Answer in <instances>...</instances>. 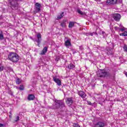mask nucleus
Masks as SVG:
<instances>
[{
  "label": "nucleus",
  "instance_id": "f8f14e48",
  "mask_svg": "<svg viewBox=\"0 0 127 127\" xmlns=\"http://www.w3.org/2000/svg\"><path fill=\"white\" fill-rule=\"evenodd\" d=\"M36 9L38 12L40 11V7H41V5L39 3H35Z\"/></svg>",
  "mask_w": 127,
  "mask_h": 127
},
{
  "label": "nucleus",
  "instance_id": "a878e982",
  "mask_svg": "<svg viewBox=\"0 0 127 127\" xmlns=\"http://www.w3.org/2000/svg\"><path fill=\"white\" fill-rule=\"evenodd\" d=\"M20 79L19 78H17V80H16V84H20Z\"/></svg>",
  "mask_w": 127,
  "mask_h": 127
},
{
  "label": "nucleus",
  "instance_id": "6ab92c4d",
  "mask_svg": "<svg viewBox=\"0 0 127 127\" xmlns=\"http://www.w3.org/2000/svg\"><path fill=\"white\" fill-rule=\"evenodd\" d=\"M62 27H66V20H64L61 23Z\"/></svg>",
  "mask_w": 127,
  "mask_h": 127
},
{
  "label": "nucleus",
  "instance_id": "2f4dec72",
  "mask_svg": "<svg viewBox=\"0 0 127 127\" xmlns=\"http://www.w3.org/2000/svg\"><path fill=\"white\" fill-rule=\"evenodd\" d=\"M88 104L90 106H92V103L90 101L88 102Z\"/></svg>",
  "mask_w": 127,
  "mask_h": 127
},
{
  "label": "nucleus",
  "instance_id": "20e7f679",
  "mask_svg": "<svg viewBox=\"0 0 127 127\" xmlns=\"http://www.w3.org/2000/svg\"><path fill=\"white\" fill-rule=\"evenodd\" d=\"M98 77H108L110 76V73L107 72L105 69H100L97 73Z\"/></svg>",
  "mask_w": 127,
  "mask_h": 127
},
{
  "label": "nucleus",
  "instance_id": "4468645a",
  "mask_svg": "<svg viewBox=\"0 0 127 127\" xmlns=\"http://www.w3.org/2000/svg\"><path fill=\"white\" fill-rule=\"evenodd\" d=\"M114 29L116 31H125L126 30V28H120L119 27H115Z\"/></svg>",
  "mask_w": 127,
  "mask_h": 127
},
{
  "label": "nucleus",
  "instance_id": "cd10ccee",
  "mask_svg": "<svg viewBox=\"0 0 127 127\" xmlns=\"http://www.w3.org/2000/svg\"><path fill=\"white\" fill-rule=\"evenodd\" d=\"M3 70V66H0V72H1Z\"/></svg>",
  "mask_w": 127,
  "mask_h": 127
},
{
  "label": "nucleus",
  "instance_id": "ddd939ff",
  "mask_svg": "<svg viewBox=\"0 0 127 127\" xmlns=\"http://www.w3.org/2000/svg\"><path fill=\"white\" fill-rule=\"evenodd\" d=\"M75 23H76V22H74V21L69 22L68 24V28H72V27H74V26H75Z\"/></svg>",
  "mask_w": 127,
  "mask_h": 127
},
{
  "label": "nucleus",
  "instance_id": "9b49d317",
  "mask_svg": "<svg viewBox=\"0 0 127 127\" xmlns=\"http://www.w3.org/2000/svg\"><path fill=\"white\" fill-rule=\"evenodd\" d=\"M105 127V123L99 122H98L94 126V127Z\"/></svg>",
  "mask_w": 127,
  "mask_h": 127
},
{
  "label": "nucleus",
  "instance_id": "1a4fd4ad",
  "mask_svg": "<svg viewBox=\"0 0 127 127\" xmlns=\"http://www.w3.org/2000/svg\"><path fill=\"white\" fill-rule=\"evenodd\" d=\"M37 40H36V42L38 43V46H39V44L41 43V34L40 33H38L37 35Z\"/></svg>",
  "mask_w": 127,
  "mask_h": 127
},
{
  "label": "nucleus",
  "instance_id": "0eeeda50",
  "mask_svg": "<svg viewBox=\"0 0 127 127\" xmlns=\"http://www.w3.org/2000/svg\"><path fill=\"white\" fill-rule=\"evenodd\" d=\"M53 80L55 83L59 86V87H60L62 85V83L61 82V80L59 78H57L56 77H53Z\"/></svg>",
  "mask_w": 127,
  "mask_h": 127
},
{
  "label": "nucleus",
  "instance_id": "b1692460",
  "mask_svg": "<svg viewBox=\"0 0 127 127\" xmlns=\"http://www.w3.org/2000/svg\"><path fill=\"white\" fill-rule=\"evenodd\" d=\"M19 120H20L19 116H16L15 118V120H14L15 123H17V122H18Z\"/></svg>",
  "mask_w": 127,
  "mask_h": 127
},
{
  "label": "nucleus",
  "instance_id": "473e14b6",
  "mask_svg": "<svg viewBox=\"0 0 127 127\" xmlns=\"http://www.w3.org/2000/svg\"><path fill=\"white\" fill-rule=\"evenodd\" d=\"M3 127V124H0V127Z\"/></svg>",
  "mask_w": 127,
  "mask_h": 127
},
{
  "label": "nucleus",
  "instance_id": "2eb2a0df",
  "mask_svg": "<svg viewBox=\"0 0 127 127\" xmlns=\"http://www.w3.org/2000/svg\"><path fill=\"white\" fill-rule=\"evenodd\" d=\"M35 98V96H34V95L33 94H30L28 96V100H29V101H33Z\"/></svg>",
  "mask_w": 127,
  "mask_h": 127
},
{
  "label": "nucleus",
  "instance_id": "aec40b11",
  "mask_svg": "<svg viewBox=\"0 0 127 127\" xmlns=\"http://www.w3.org/2000/svg\"><path fill=\"white\" fill-rule=\"evenodd\" d=\"M67 67L68 68V69H74V68H75V65L74 64H68L67 65Z\"/></svg>",
  "mask_w": 127,
  "mask_h": 127
},
{
  "label": "nucleus",
  "instance_id": "c9c22d12",
  "mask_svg": "<svg viewBox=\"0 0 127 127\" xmlns=\"http://www.w3.org/2000/svg\"><path fill=\"white\" fill-rule=\"evenodd\" d=\"M58 90H61V89H60L59 88H58Z\"/></svg>",
  "mask_w": 127,
  "mask_h": 127
},
{
  "label": "nucleus",
  "instance_id": "39448f33",
  "mask_svg": "<svg viewBox=\"0 0 127 127\" xmlns=\"http://www.w3.org/2000/svg\"><path fill=\"white\" fill-rule=\"evenodd\" d=\"M123 0H106V4L107 5H113L117 3H122Z\"/></svg>",
  "mask_w": 127,
  "mask_h": 127
},
{
  "label": "nucleus",
  "instance_id": "5701e85b",
  "mask_svg": "<svg viewBox=\"0 0 127 127\" xmlns=\"http://www.w3.org/2000/svg\"><path fill=\"white\" fill-rule=\"evenodd\" d=\"M120 36H127V32H125L124 33L120 34Z\"/></svg>",
  "mask_w": 127,
  "mask_h": 127
},
{
  "label": "nucleus",
  "instance_id": "f257e3e1",
  "mask_svg": "<svg viewBox=\"0 0 127 127\" xmlns=\"http://www.w3.org/2000/svg\"><path fill=\"white\" fill-rule=\"evenodd\" d=\"M8 59L11 62L15 63L19 60V56L15 53L11 52L8 55Z\"/></svg>",
  "mask_w": 127,
  "mask_h": 127
},
{
  "label": "nucleus",
  "instance_id": "393cba45",
  "mask_svg": "<svg viewBox=\"0 0 127 127\" xmlns=\"http://www.w3.org/2000/svg\"><path fill=\"white\" fill-rule=\"evenodd\" d=\"M19 89L21 91H23L24 90V86H23V85H20L19 87Z\"/></svg>",
  "mask_w": 127,
  "mask_h": 127
},
{
  "label": "nucleus",
  "instance_id": "a211bd4d",
  "mask_svg": "<svg viewBox=\"0 0 127 127\" xmlns=\"http://www.w3.org/2000/svg\"><path fill=\"white\" fill-rule=\"evenodd\" d=\"M63 16H64V12H62L60 15H58L57 19L59 20V19H61Z\"/></svg>",
  "mask_w": 127,
  "mask_h": 127
},
{
  "label": "nucleus",
  "instance_id": "f3484780",
  "mask_svg": "<svg viewBox=\"0 0 127 127\" xmlns=\"http://www.w3.org/2000/svg\"><path fill=\"white\" fill-rule=\"evenodd\" d=\"M64 44L67 48L69 46H71V42H70L68 40L65 42Z\"/></svg>",
  "mask_w": 127,
  "mask_h": 127
},
{
  "label": "nucleus",
  "instance_id": "c85d7f7f",
  "mask_svg": "<svg viewBox=\"0 0 127 127\" xmlns=\"http://www.w3.org/2000/svg\"><path fill=\"white\" fill-rule=\"evenodd\" d=\"M119 28H125V27L124 26H123V25H122V24H120L119 25Z\"/></svg>",
  "mask_w": 127,
  "mask_h": 127
},
{
  "label": "nucleus",
  "instance_id": "e433bc0d",
  "mask_svg": "<svg viewBox=\"0 0 127 127\" xmlns=\"http://www.w3.org/2000/svg\"><path fill=\"white\" fill-rule=\"evenodd\" d=\"M102 33H103V34H104V33H105V32L103 31Z\"/></svg>",
  "mask_w": 127,
  "mask_h": 127
},
{
  "label": "nucleus",
  "instance_id": "72a5a7b5",
  "mask_svg": "<svg viewBox=\"0 0 127 127\" xmlns=\"http://www.w3.org/2000/svg\"><path fill=\"white\" fill-rule=\"evenodd\" d=\"M96 1H101L102 0H95Z\"/></svg>",
  "mask_w": 127,
  "mask_h": 127
},
{
  "label": "nucleus",
  "instance_id": "f03ea898",
  "mask_svg": "<svg viewBox=\"0 0 127 127\" xmlns=\"http://www.w3.org/2000/svg\"><path fill=\"white\" fill-rule=\"evenodd\" d=\"M55 105H53L54 109H62L65 108V103L63 100H55Z\"/></svg>",
  "mask_w": 127,
  "mask_h": 127
},
{
  "label": "nucleus",
  "instance_id": "dca6fc26",
  "mask_svg": "<svg viewBox=\"0 0 127 127\" xmlns=\"http://www.w3.org/2000/svg\"><path fill=\"white\" fill-rule=\"evenodd\" d=\"M48 48L47 47H45L43 50L41 52L40 55H44L46 52H47Z\"/></svg>",
  "mask_w": 127,
  "mask_h": 127
},
{
  "label": "nucleus",
  "instance_id": "c756f323",
  "mask_svg": "<svg viewBox=\"0 0 127 127\" xmlns=\"http://www.w3.org/2000/svg\"><path fill=\"white\" fill-rule=\"evenodd\" d=\"M108 53V54H109V55L113 54V52L110 50V52H108V53Z\"/></svg>",
  "mask_w": 127,
  "mask_h": 127
},
{
  "label": "nucleus",
  "instance_id": "9d476101",
  "mask_svg": "<svg viewBox=\"0 0 127 127\" xmlns=\"http://www.w3.org/2000/svg\"><path fill=\"white\" fill-rule=\"evenodd\" d=\"M78 95L80 97L82 98V99H85V98H86V96H87L83 91H78Z\"/></svg>",
  "mask_w": 127,
  "mask_h": 127
},
{
  "label": "nucleus",
  "instance_id": "7c9ffc66",
  "mask_svg": "<svg viewBox=\"0 0 127 127\" xmlns=\"http://www.w3.org/2000/svg\"><path fill=\"white\" fill-rule=\"evenodd\" d=\"M94 34H95V32L90 33V35H91V36H93Z\"/></svg>",
  "mask_w": 127,
  "mask_h": 127
},
{
  "label": "nucleus",
  "instance_id": "7ed1b4c3",
  "mask_svg": "<svg viewBox=\"0 0 127 127\" xmlns=\"http://www.w3.org/2000/svg\"><path fill=\"white\" fill-rule=\"evenodd\" d=\"M8 1L11 5V7L12 9H18L19 6L18 5L17 0H9Z\"/></svg>",
  "mask_w": 127,
  "mask_h": 127
},
{
  "label": "nucleus",
  "instance_id": "4c0bfd02",
  "mask_svg": "<svg viewBox=\"0 0 127 127\" xmlns=\"http://www.w3.org/2000/svg\"><path fill=\"white\" fill-rule=\"evenodd\" d=\"M57 60H58V59H57Z\"/></svg>",
  "mask_w": 127,
  "mask_h": 127
},
{
  "label": "nucleus",
  "instance_id": "bb28decb",
  "mask_svg": "<svg viewBox=\"0 0 127 127\" xmlns=\"http://www.w3.org/2000/svg\"><path fill=\"white\" fill-rule=\"evenodd\" d=\"M73 127H80V126L78 124H74Z\"/></svg>",
  "mask_w": 127,
  "mask_h": 127
},
{
  "label": "nucleus",
  "instance_id": "4be33fe9",
  "mask_svg": "<svg viewBox=\"0 0 127 127\" xmlns=\"http://www.w3.org/2000/svg\"><path fill=\"white\" fill-rule=\"evenodd\" d=\"M77 12L81 15H86V13H85V12L81 11L80 9L77 10Z\"/></svg>",
  "mask_w": 127,
  "mask_h": 127
},
{
  "label": "nucleus",
  "instance_id": "6e6552de",
  "mask_svg": "<svg viewBox=\"0 0 127 127\" xmlns=\"http://www.w3.org/2000/svg\"><path fill=\"white\" fill-rule=\"evenodd\" d=\"M113 17L116 21H120V19H121V15L119 13H115L113 14Z\"/></svg>",
  "mask_w": 127,
  "mask_h": 127
},
{
  "label": "nucleus",
  "instance_id": "423d86ee",
  "mask_svg": "<svg viewBox=\"0 0 127 127\" xmlns=\"http://www.w3.org/2000/svg\"><path fill=\"white\" fill-rule=\"evenodd\" d=\"M66 103L70 106L73 104V97H68L66 98Z\"/></svg>",
  "mask_w": 127,
  "mask_h": 127
},
{
  "label": "nucleus",
  "instance_id": "412c9836",
  "mask_svg": "<svg viewBox=\"0 0 127 127\" xmlns=\"http://www.w3.org/2000/svg\"><path fill=\"white\" fill-rule=\"evenodd\" d=\"M4 39V37H3V33L2 31H0V40H3Z\"/></svg>",
  "mask_w": 127,
  "mask_h": 127
},
{
  "label": "nucleus",
  "instance_id": "f704fd0d",
  "mask_svg": "<svg viewBox=\"0 0 127 127\" xmlns=\"http://www.w3.org/2000/svg\"><path fill=\"white\" fill-rule=\"evenodd\" d=\"M9 113L10 115H11V111H10Z\"/></svg>",
  "mask_w": 127,
  "mask_h": 127
}]
</instances>
